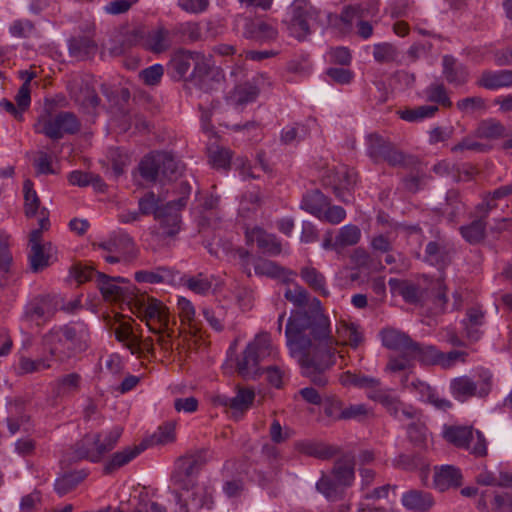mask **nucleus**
Masks as SVG:
<instances>
[{"label":"nucleus","mask_w":512,"mask_h":512,"mask_svg":"<svg viewBox=\"0 0 512 512\" xmlns=\"http://www.w3.org/2000/svg\"><path fill=\"white\" fill-rule=\"evenodd\" d=\"M255 398V392L249 388H239L237 394L231 397L232 416L238 419L252 405Z\"/></svg>","instance_id":"a19ab883"},{"label":"nucleus","mask_w":512,"mask_h":512,"mask_svg":"<svg viewBox=\"0 0 512 512\" xmlns=\"http://www.w3.org/2000/svg\"><path fill=\"white\" fill-rule=\"evenodd\" d=\"M122 432L121 427L115 426L105 433H86L72 446V459L74 461L88 460L92 463H99L107 453L116 447Z\"/></svg>","instance_id":"20e7f679"},{"label":"nucleus","mask_w":512,"mask_h":512,"mask_svg":"<svg viewBox=\"0 0 512 512\" xmlns=\"http://www.w3.org/2000/svg\"><path fill=\"white\" fill-rule=\"evenodd\" d=\"M254 271L256 275L266 276L272 279H280L283 283L289 284L292 282L290 276L295 275V273L289 269H286L276 262L268 260V259H259L254 264Z\"/></svg>","instance_id":"7c9ffc66"},{"label":"nucleus","mask_w":512,"mask_h":512,"mask_svg":"<svg viewBox=\"0 0 512 512\" xmlns=\"http://www.w3.org/2000/svg\"><path fill=\"white\" fill-rule=\"evenodd\" d=\"M300 276L303 281L314 291L322 296H328L329 291L326 288L325 276L314 267H303L300 270Z\"/></svg>","instance_id":"58836bf2"},{"label":"nucleus","mask_w":512,"mask_h":512,"mask_svg":"<svg viewBox=\"0 0 512 512\" xmlns=\"http://www.w3.org/2000/svg\"><path fill=\"white\" fill-rule=\"evenodd\" d=\"M160 162V174L168 179H176L181 174V165L176 159L169 153H159Z\"/></svg>","instance_id":"49530a36"},{"label":"nucleus","mask_w":512,"mask_h":512,"mask_svg":"<svg viewBox=\"0 0 512 512\" xmlns=\"http://www.w3.org/2000/svg\"><path fill=\"white\" fill-rule=\"evenodd\" d=\"M98 45L90 33L72 36L68 40L70 57L77 61H85L93 58L97 53Z\"/></svg>","instance_id":"393cba45"},{"label":"nucleus","mask_w":512,"mask_h":512,"mask_svg":"<svg viewBox=\"0 0 512 512\" xmlns=\"http://www.w3.org/2000/svg\"><path fill=\"white\" fill-rule=\"evenodd\" d=\"M478 84L489 90L512 87V70L485 71L478 79Z\"/></svg>","instance_id":"72a5a7b5"},{"label":"nucleus","mask_w":512,"mask_h":512,"mask_svg":"<svg viewBox=\"0 0 512 512\" xmlns=\"http://www.w3.org/2000/svg\"><path fill=\"white\" fill-rule=\"evenodd\" d=\"M164 68L161 64H154L139 72L140 80L147 86H156L161 82Z\"/></svg>","instance_id":"bf43d9fd"},{"label":"nucleus","mask_w":512,"mask_h":512,"mask_svg":"<svg viewBox=\"0 0 512 512\" xmlns=\"http://www.w3.org/2000/svg\"><path fill=\"white\" fill-rule=\"evenodd\" d=\"M29 245L30 253L28 260L32 272L38 273L43 271L56 260L54 255L57 252V248L52 242L42 243V240L31 241L29 239Z\"/></svg>","instance_id":"aec40b11"},{"label":"nucleus","mask_w":512,"mask_h":512,"mask_svg":"<svg viewBox=\"0 0 512 512\" xmlns=\"http://www.w3.org/2000/svg\"><path fill=\"white\" fill-rule=\"evenodd\" d=\"M139 173L147 182H155L160 174L159 154L145 156L139 163Z\"/></svg>","instance_id":"a18cd8bd"},{"label":"nucleus","mask_w":512,"mask_h":512,"mask_svg":"<svg viewBox=\"0 0 512 512\" xmlns=\"http://www.w3.org/2000/svg\"><path fill=\"white\" fill-rule=\"evenodd\" d=\"M62 299L58 296L40 295L33 298L25 306L23 319L29 322L49 321L58 311V305Z\"/></svg>","instance_id":"dca6fc26"},{"label":"nucleus","mask_w":512,"mask_h":512,"mask_svg":"<svg viewBox=\"0 0 512 512\" xmlns=\"http://www.w3.org/2000/svg\"><path fill=\"white\" fill-rule=\"evenodd\" d=\"M232 152L224 147H216L209 151V162L214 168L227 169L230 167Z\"/></svg>","instance_id":"13d9d810"},{"label":"nucleus","mask_w":512,"mask_h":512,"mask_svg":"<svg viewBox=\"0 0 512 512\" xmlns=\"http://www.w3.org/2000/svg\"><path fill=\"white\" fill-rule=\"evenodd\" d=\"M176 34H181L189 41L195 42L201 39L200 27L194 22L180 23L173 30Z\"/></svg>","instance_id":"e2e57ef3"},{"label":"nucleus","mask_w":512,"mask_h":512,"mask_svg":"<svg viewBox=\"0 0 512 512\" xmlns=\"http://www.w3.org/2000/svg\"><path fill=\"white\" fill-rule=\"evenodd\" d=\"M139 309L143 312L144 318L149 321L157 319L163 325L168 324V310L163 303L155 298L149 299L148 304L144 300L140 303Z\"/></svg>","instance_id":"79ce46f5"},{"label":"nucleus","mask_w":512,"mask_h":512,"mask_svg":"<svg viewBox=\"0 0 512 512\" xmlns=\"http://www.w3.org/2000/svg\"><path fill=\"white\" fill-rule=\"evenodd\" d=\"M284 297L299 308L292 311L289 318L297 312L310 313L313 310H318L320 314L325 315L321 306V301L316 297H311L308 291L298 284H295L293 289H286Z\"/></svg>","instance_id":"412c9836"},{"label":"nucleus","mask_w":512,"mask_h":512,"mask_svg":"<svg viewBox=\"0 0 512 512\" xmlns=\"http://www.w3.org/2000/svg\"><path fill=\"white\" fill-rule=\"evenodd\" d=\"M336 337L331 336L333 341V351L335 352V345H350L352 341V324H349L345 321L341 322L339 326H337ZM330 335H332L330 333Z\"/></svg>","instance_id":"0e129e2a"},{"label":"nucleus","mask_w":512,"mask_h":512,"mask_svg":"<svg viewBox=\"0 0 512 512\" xmlns=\"http://www.w3.org/2000/svg\"><path fill=\"white\" fill-rule=\"evenodd\" d=\"M245 237L247 243H256L262 253L270 256L279 255L282 251L281 242L276 235L266 232L264 229L256 226L252 229H246Z\"/></svg>","instance_id":"5701e85b"},{"label":"nucleus","mask_w":512,"mask_h":512,"mask_svg":"<svg viewBox=\"0 0 512 512\" xmlns=\"http://www.w3.org/2000/svg\"><path fill=\"white\" fill-rule=\"evenodd\" d=\"M443 438L476 457L487 454V442L483 433L470 426H447L442 429Z\"/></svg>","instance_id":"1a4fd4ad"},{"label":"nucleus","mask_w":512,"mask_h":512,"mask_svg":"<svg viewBox=\"0 0 512 512\" xmlns=\"http://www.w3.org/2000/svg\"><path fill=\"white\" fill-rule=\"evenodd\" d=\"M401 503L407 510L426 512L433 506L434 501L429 493L411 490L402 495Z\"/></svg>","instance_id":"4c0bfd02"},{"label":"nucleus","mask_w":512,"mask_h":512,"mask_svg":"<svg viewBox=\"0 0 512 512\" xmlns=\"http://www.w3.org/2000/svg\"><path fill=\"white\" fill-rule=\"evenodd\" d=\"M285 337L289 353L297 359L302 374L314 384L325 386L324 372L335 363L329 318L318 310L297 312L287 320Z\"/></svg>","instance_id":"f257e3e1"},{"label":"nucleus","mask_w":512,"mask_h":512,"mask_svg":"<svg viewBox=\"0 0 512 512\" xmlns=\"http://www.w3.org/2000/svg\"><path fill=\"white\" fill-rule=\"evenodd\" d=\"M485 225L481 220L461 228L463 237L469 242H477L483 238Z\"/></svg>","instance_id":"338daca9"},{"label":"nucleus","mask_w":512,"mask_h":512,"mask_svg":"<svg viewBox=\"0 0 512 512\" xmlns=\"http://www.w3.org/2000/svg\"><path fill=\"white\" fill-rule=\"evenodd\" d=\"M260 89L254 81H247L234 87L228 100L234 106H243L256 101Z\"/></svg>","instance_id":"c9c22d12"},{"label":"nucleus","mask_w":512,"mask_h":512,"mask_svg":"<svg viewBox=\"0 0 512 512\" xmlns=\"http://www.w3.org/2000/svg\"><path fill=\"white\" fill-rule=\"evenodd\" d=\"M58 328L61 330V333L67 342L71 356L76 352H82L88 348L89 333L85 324L80 323L77 326L67 324L58 326Z\"/></svg>","instance_id":"a878e982"},{"label":"nucleus","mask_w":512,"mask_h":512,"mask_svg":"<svg viewBox=\"0 0 512 512\" xmlns=\"http://www.w3.org/2000/svg\"><path fill=\"white\" fill-rule=\"evenodd\" d=\"M425 98L442 106H451V101L442 85L434 84L425 90Z\"/></svg>","instance_id":"052dcab7"},{"label":"nucleus","mask_w":512,"mask_h":512,"mask_svg":"<svg viewBox=\"0 0 512 512\" xmlns=\"http://www.w3.org/2000/svg\"><path fill=\"white\" fill-rule=\"evenodd\" d=\"M42 345L44 350L49 353L51 359L58 362H64L71 357L67 342L58 326H54L43 335Z\"/></svg>","instance_id":"4be33fe9"},{"label":"nucleus","mask_w":512,"mask_h":512,"mask_svg":"<svg viewBox=\"0 0 512 512\" xmlns=\"http://www.w3.org/2000/svg\"><path fill=\"white\" fill-rule=\"evenodd\" d=\"M189 81L200 91L209 93L218 89L221 81V73L218 70L212 69L205 61L204 71H196L194 74H190Z\"/></svg>","instance_id":"c756f323"},{"label":"nucleus","mask_w":512,"mask_h":512,"mask_svg":"<svg viewBox=\"0 0 512 512\" xmlns=\"http://www.w3.org/2000/svg\"><path fill=\"white\" fill-rule=\"evenodd\" d=\"M96 283L104 298L132 299L135 287H121L117 285L111 276L105 273L96 274Z\"/></svg>","instance_id":"bb28decb"},{"label":"nucleus","mask_w":512,"mask_h":512,"mask_svg":"<svg viewBox=\"0 0 512 512\" xmlns=\"http://www.w3.org/2000/svg\"><path fill=\"white\" fill-rule=\"evenodd\" d=\"M202 315L205 318V320L209 323L210 327L215 331L221 332L224 329L223 322L226 316V311L224 307H203Z\"/></svg>","instance_id":"5fc2aeb1"},{"label":"nucleus","mask_w":512,"mask_h":512,"mask_svg":"<svg viewBox=\"0 0 512 512\" xmlns=\"http://www.w3.org/2000/svg\"><path fill=\"white\" fill-rule=\"evenodd\" d=\"M493 389V374L484 367L475 369L470 375L456 377L450 382L453 397L460 401L487 397Z\"/></svg>","instance_id":"39448f33"},{"label":"nucleus","mask_w":512,"mask_h":512,"mask_svg":"<svg viewBox=\"0 0 512 512\" xmlns=\"http://www.w3.org/2000/svg\"><path fill=\"white\" fill-rule=\"evenodd\" d=\"M185 285L189 290L204 295L211 289L212 282L202 273H199L197 276L188 278Z\"/></svg>","instance_id":"680f3d73"},{"label":"nucleus","mask_w":512,"mask_h":512,"mask_svg":"<svg viewBox=\"0 0 512 512\" xmlns=\"http://www.w3.org/2000/svg\"><path fill=\"white\" fill-rule=\"evenodd\" d=\"M13 258L9 250L8 236L0 233V270L9 272Z\"/></svg>","instance_id":"69168bd1"},{"label":"nucleus","mask_w":512,"mask_h":512,"mask_svg":"<svg viewBox=\"0 0 512 512\" xmlns=\"http://www.w3.org/2000/svg\"><path fill=\"white\" fill-rule=\"evenodd\" d=\"M191 67V74L204 71L205 57L202 53L180 49L173 54L168 63V71L175 80L185 78Z\"/></svg>","instance_id":"2eb2a0df"},{"label":"nucleus","mask_w":512,"mask_h":512,"mask_svg":"<svg viewBox=\"0 0 512 512\" xmlns=\"http://www.w3.org/2000/svg\"><path fill=\"white\" fill-rule=\"evenodd\" d=\"M461 471L451 465H442L436 468L434 474V485L439 491H446L449 488L457 487L461 484Z\"/></svg>","instance_id":"2f4dec72"},{"label":"nucleus","mask_w":512,"mask_h":512,"mask_svg":"<svg viewBox=\"0 0 512 512\" xmlns=\"http://www.w3.org/2000/svg\"><path fill=\"white\" fill-rule=\"evenodd\" d=\"M146 448V443L142 442L138 445L132 447L128 446L121 451L113 453L103 467L104 474L109 475L117 469L128 464L130 461L140 455Z\"/></svg>","instance_id":"c85d7f7f"},{"label":"nucleus","mask_w":512,"mask_h":512,"mask_svg":"<svg viewBox=\"0 0 512 512\" xmlns=\"http://www.w3.org/2000/svg\"><path fill=\"white\" fill-rule=\"evenodd\" d=\"M476 134L479 138L487 140H495L510 135L500 123L494 120L482 122L477 128Z\"/></svg>","instance_id":"de8ad7c7"},{"label":"nucleus","mask_w":512,"mask_h":512,"mask_svg":"<svg viewBox=\"0 0 512 512\" xmlns=\"http://www.w3.org/2000/svg\"><path fill=\"white\" fill-rule=\"evenodd\" d=\"M387 411L399 420H413L407 425V434L415 444H422L428 438L425 424L417 417V412L410 406H403L391 393L383 391L375 396Z\"/></svg>","instance_id":"0eeeda50"},{"label":"nucleus","mask_w":512,"mask_h":512,"mask_svg":"<svg viewBox=\"0 0 512 512\" xmlns=\"http://www.w3.org/2000/svg\"><path fill=\"white\" fill-rule=\"evenodd\" d=\"M198 469L186 456L177 460L176 467L171 474V483L173 485H185L186 483H196Z\"/></svg>","instance_id":"f704fd0d"},{"label":"nucleus","mask_w":512,"mask_h":512,"mask_svg":"<svg viewBox=\"0 0 512 512\" xmlns=\"http://www.w3.org/2000/svg\"><path fill=\"white\" fill-rule=\"evenodd\" d=\"M162 205L160 198L154 192L149 191L139 198L138 211L143 216L153 215L155 218Z\"/></svg>","instance_id":"3c124183"},{"label":"nucleus","mask_w":512,"mask_h":512,"mask_svg":"<svg viewBox=\"0 0 512 512\" xmlns=\"http://www.w3.org/2000/svg\"><path fill=\"white\" fill-rule=\"evenodd\" d=\"M81 376L78 373H70L57 379L56 393L65 396L77 392L80 388Z\"/></svg>","instance_id":"09e8293b"},{"label":"nucleus","mask_w":512,"mask_h":512,"mask_svg":"<svg viewBox=\"0 0 512 512\" xmlns=\"http://www.w3.org/2000/svg\"><path fill=\"white\" fill-rule=\"evenodd\" d=\"M182 209H184V200H172L160 207L154 219L159 223L164 236L173 237L179 233Z\"/></svg>","instance_id":"a211bd4d"},{"label":"nucleus","mask_w":512,"mask_h":512,"mask_svg":"<svg viewBox=\"0 0 512 512\" xmlns=\"http://www.w3.org/2000/svg\"><path fill=\"white\" fill-rule=\"evenodd\" d=\"M302 451L319 459H328L335 454V449L319 442H307L302 444Z\"/></svg>","instance_id":"4d7b16f0"},{"label":"nucleus","mask_w":512,"mask_h":512,"mask_svg":"<svg viewBox=\"0 0 512 512\" xmlns=\"http://www.w3.org/2000/svg\"><path fill=\"white\" fill-rule=\"evenodd\" d=\"M94 246L109 253L121 255L124 259H133L136 257L134 240L125 232H119L106 241L94 244Z\"/></svg>","instance_id":"b1692460"},{"label":"nucleus","mask_w":512,"mask_h":512,"mask_svg":"<svg viewBox=\"0 0 512 512\" xmlns=\"http://www.w3.org/2000/svg\"><path fill=\"white\" fill-rule=\"evenodd\" d=\"M169 491L175 498L178 510L176 512H197L203 508L212 509L214 505L212 491L198 483H186L185 485H173Z\"/></svg>","instance_id":"6e6552de"},{"label":"nucleus","mask_w":512,"mask_h":512,"mask_svg":"<svg viewBox=\"0 0 512 512\" xmlns=\"http://www.w3.org/2000/svg\"><path fill=\"white\" fill-rule=\"evenodd\" d=\"M51 367L49 358H39V359H31L25 356H22L19 359L18 364V375H24L34 372H39L41 370H46Z\"/></svg>","instance_id":"603ef678"},{"label":"nucleus","mask_w":512,"mask_h":512,"mask_svg":"<svg viewBox=\"0 0 512 512\" xmlns=\"http://www.w3.org/2000/svg\"><path fill=\"white\" fill-rule=\"evenodd\" d=\"M84 477L85 475H81L80 472L67 473L56 479L54 489L62 497L75 489Z\"/></svg>","instance_id":"8fccbe9b"},{"label":"nucleus","mask_w":512,"mask_h":512,"mask_svg":"<svg viewBox=\"0 0 512 512\" xmlns=\"http://www.w3.org/2000/svg\"><path fill=\"white\" fill-rule=\"evenodd\" d=\"M382 344L388 349L400 352L399 357L391 358L387 368L392 372L404 371L409 368L408 353L413 341L399 330L387 328L381 332Z\"/></svg>","instance_id":"9b49d317"},{"label":"nucleus","mask_w":512,"mask_h":512,"mask_svg":"<svg viewBox=\"0 0 512 512\" xmlns=\"http://www.w3.org/2000/svg\"><path fill=\"white\" fill-rule=\"evenodd\" d=\"M350 246H352V224H347L342 227L336 235L333 250L339 255L345 256Z\"/></svg>","instance_id":"6e6d98bb"},{"label":"nucleus","mask_w":512,"mask_h":512,"mask_svg":"<svg viewBox=\"0 0 512 512\" xmlns=\"http://www.w3.org/2000/svg\"><path fill=\"white\" fill-rule=\"evenodd\" d=\"M272 353L270 336L267 333L258 334L250 342L242 353V357L237 361V371L244 378H256L261 371L259 364ZM268 382L280 388L282 385V372L276 366H268L265 369Z\"/></svg>","instance_id":"7ed1b4c3"},{"label":"nucleus","mask_w":512,"mask_h":512,"mask_svg":"<svg viewBox=\"0 0 512 512\" xmlns=\"http://www.w3.org/2000/svg\"><path fill=\"white\" fill-rule=\"evenodd\" d=\"M177 274L173 269L165 266L157 267L153 271L140 270L135 273V280L138 283L150 284H173L176 281Z\"/></svg>","instance_id":"473e14b6"},{"label":"nucleus","mask_w":512,"mask_h":512,"mask_svg":"<svg viewBox=\"0 0 512 512\" xmlns=\"http://www.w3.org/2000/svg\"><path fill=\"white\" fill-rule=\"evenodd\" d=\"M438 108L433 105H424L414 109H405L399 111L401 119L408 122H418L432 117Z\"/></svg>","instance_id":"864d4df0"},{"label":"nucleus","mask_w":512,"mask_h":512,"mask_svg":"<svg viewBox=\"0 0 512 512\" xmlns=\"http://www.w3.org/2000/svg\"><path fill=\"white\" fill-rule=\"evenodd\" d=\"M40 133L52 140H59L65 134L74 135L81 129V122L73 112L60 111L42 120Z\"/></svg>","instance_id":"4468645a"},{"label":"nucleus","mask_w":512,"mask_h":512,"mask_svg":"<svg viewBox=\"0 0 512 512\" xmlns=\"http://www.w3.org/2000/svg\"><path fill=\"white\" fill-rule=\"evenodd\" d=\"M404 388L414 393L419 400L427 402L440 410H447L451 407V402L439 395V393L427 383L419 380L412 374H408L401 379Z\"/></svg>","instance_id":"f3484780"},{"label":"nucleus","mask_w":512,"mask_h":512,"mask_svg":"<svg viewBox=\"0 0 512 512\" xmlns=\"http://www.w3.org/2000/svg\"><path fill=\"white\" fill-rule=\"evenodd\" d=\"M126 42L130 45H140L148 51L159 54L171 45L170 31L163 26L155 29H146L141 26L127 33Z\"/></svg>","instance_id":"9d476101"},{"label":"nucleus","mask_w":512,"mask_h":512,"mask_svg":"<svg viewBox=\"0 0 512 512\" xmlns=\"http://www.w3.org/2000/svg\"><path fill=\"white\" fill-rule=\"evenodd\" d=\"M443 73L448 82L454 85H461L466 82L468 72L462 65L456 63L452 56L443 57Z\"/></svg>","instance_id":"ea45409f"},{"label":"nucleus","mask_w":512,"mask_h":512,"mask_svg":"<svg viewBox=\"0 0 512 512\" xmlns=\"http://www.w3.org/2000/svg\"><path fill=\"white\" fill-rule=\"evenodd\" d=\"M71 99L84 113L94 115L101 103L97 94L94 79L90 76L75 78L69 83Z\"/></svg>","instance_id":"ddd939ff"},{"label":"nucleus","mask_w":512,"mask_h":512,"mask_svg":"<svg viewBox=\"0 0 512 512\" xmlns=\"http://www.w3.org/2000/svg\"><path fill=\"white\" fill-rule=\"evenodd\" d=\"M352 484V455L347 453L338 458L332 469V476L323 475L316 483V490L328 501L343 499Z\"/></svg>","instance_id":"423d86ee"},{"label":"nucleus","mask_w":512,"mask_h":512,"mask_svg":"<svg viewBox=\"0 0 512 512\" xmlns=\"http://www.w3.org/2000/svg\"><path fill=\"white\" fill-rule=\"evenodd\" d=\"M466 354L461 351L441 353L432 346H419L413 343L408 353L409 367L412 360H418L426 365H440L442 368H450L458 362L465 361Z\"/></svg>","instance_id":"f8f14e48"},{"label":"nucleus","mask_w":512,"mask_h":512,"mask_svg":"<svg viewBox=\"0 0 512 512\" xmlns=\"http://www.w3.org/2000/svg\"><path fill=\"white\" fill-rule=\"evenodd\" d=\"M323 410L325 415L333 420L352 418V406L343 408L342 402L335 397L327 398L324 401Z\"/></svg>","instance_id":"c03bdc74"},{"label":"nucleus","mask_w":512,"mask_h":512,"mask_svg":"<svg viewBox=\"0 0 512 512\" xmlns=\"http://www.w3.org/2000/svg\"><path fill=\"white\" fill-rule=\"evenodd\" d=\"M290 34L298 40H304L311 33V25L327 26L340 36L352 31V5H347L340 15L321 12L313 8L306 0H295L290 6Z\"/></svg>","instance_id":"f03ea898"},{"label":"nucleus","mask_w":512,"mask_h":512,"mask_svg":"<svg viewBox=\"0 0 512 512\" xmlns=\"http://www.w3.org/2000/svg\"><path fill=\"white\" fill-rule=\"evenodd\" d=\"M243 36L258 43H265L276 38L277 30L264 21L246 19Z\"/></svg>","instance_id":"cd10ccee"},{"label":"nucleus","mask_w":512,"mask_h":512,"mask_svg":"<svg viewBox=\"0 0 512 512\" xmlns=\"http://www.w3.org/2000/svg\"><path fill=\"white\" fill-rule=\"evenodd\" d=\"M30 398L16 396L6 399V423L11 435L20 431V427L30 421V416L26 413Z\"/></svg>","instance_id":"6ab92c4d"},{"label":"nucleus","mask_w":512,"mask_h":512,"mask_svg":"<svg viewBox=\"0 0 512 512\" xmlns=\"http://www.w3.org/2000/svg\"><path fill=\"white\" fill-rule=\"evenodd\" d=\"M328 205V198L319 189H312L303 195L300 208L322 219L323 211Z\"/></svg>","instance_id":"e433bc0d"},{"label":"nucleus","mask_w":512,"mask_h":512,"mask_svg":"<svg viewBox=\"0 0 512 512\" xmlns=\"http://www.w3.org/2000/svg\"><path fill=\"white\" fill-rule=\"evenodd\" d=\"M24 193V214L27 218H34L40 212L41 201L34 190L33 182L27 179L23 183Z\"/></svg>","instance_id":"37998d69"},{"label":"nucleus","mask_w":512,"mask_h":512,"mask_svg":"<svg viewBox=\"0 0 512 512\" xmlns=\"http://www.w3.org/2000/svg\"><path fill=\"white\" fill-rule=\"evenodd\" d=\"M134 512H167V508L147 497L140 496Z\"/></svg>","instance_id":"774afa93"}]
</instances>
